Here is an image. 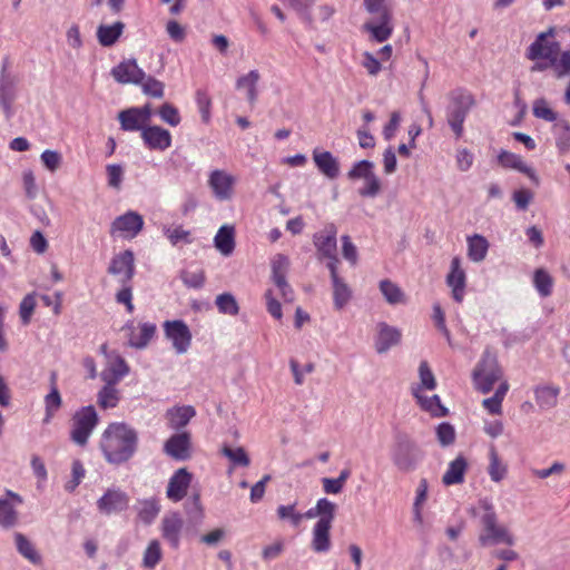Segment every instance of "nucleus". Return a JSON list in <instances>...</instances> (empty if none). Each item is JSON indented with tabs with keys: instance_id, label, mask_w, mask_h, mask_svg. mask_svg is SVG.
<instances>
[{
	"instance_id": "3c124183",
	"label": "nucleus",
	"mask_w": 570,
	"mask_h": 570,
	"mask_svg": "<svg viewBox=\"0 0 570 570\" xmlns=\"http://www.w3.org/2000/svg\"><path fill=\"white\" fill-rule=\"evenodd\" d=\"M279 520L288 521L293 527H298L304 515L302 512L296 510V503L293 504H281L276 510Z\"/></svg>"
},
{
	"instance_id": "f8f14e48",
	"label": "nucleus",
	"mask_w": 570,
	"mask_h": 570,
	"mask_svg": "<svg viewBox=\"0 0 570 570\" xmlns=\"http://www.w3.org/2000/svg\"><path fill=\"white\" fill-rule=\"evenodd\" d=\"M23 504V498L11 490H6L0 497V528L10 530L20 523V507Z\"/></svg>"
},
{
	"instance_id": "79ce46f5",
	"label": "nucleus",
	"mask_w": 570,
	"mask_h": 570,
	"mask_svg": "<svg viewBox=\"0 0 570 570\" xmlns=\"http://www.w3.org/2000/svg\"><path fill=\"white\" fill-rule=\"evenodd\" d=\"M126 343L139 348L142 346V321H130L121 330Z\"/></svg>"
},
{
	"instance_id": "a211bd4d",
	"label": "nucleus",
	"mask_w": 570,
	"mask_h": 570,
	"mask_svg": "<svg viewBox=\"0 0 570 570\" xmlns=\"http://www.w3.org/2000/svg\"><path fill=\"white\" fill-rule=\"evenodd\" d=\"M129 497L126 492L119 488H109L97 501V509L100 513L110 515L119 513L128 508Z\"/></svg>"
},
{
	"instance_id": "ddd939ff",
	"label": "nucleus",
	"mask_w": 570,
	"mask_h": 570,
	"mask_svg": "<svg viewBox=\"0 0 570 570\" xmlns=\"http://www.w3.org/2000/svg\"><path fill=\"white\" fill-rule=\"evenodd\" d=\"M164 332L177 354H185L189 350L193 336L184 321H166L164 323Z\"/></svg>"
},
{
	"instance_id": "412c9836",
	"label": "nucleus",
	"mask_w": 570,
	"mask_h": 570,
	"mask_svg": "<svg viewBox=\"0 0 570 570\" xmlns=\"http://www.w3.org/2000/svg\"><path fill=\"white\" fill-rule=\"evenodd\" d=\"M498 163L504 168L514 169L527 175L533 184H540L537 171L520 155L502 149L498 154Z\"/></svg>"
},
{
	"instance_id": "39448f33",
	"label": "nucleus",
	"mask_w": 570,
	"mask_h": 570,
	"mask_svg": "<svg viewBox=\"0 0 570 570\" xmlns=\"http://www.w3.org/2000/svg\"><path fill=\"white\" fill-rule=\"evenodd\" d=\"M394 468L401 473L415 471L424 459L423 450L409 436L401 435L396 439L390 453Z\"/></svg>"
},
{
	"instance_id": "6e6d98bb",
	"label": "nucleus",
	"mask_w": 570,
	"mask_h": 570,
	"mask_svg": "<svg viewBox=\"0 0 570 570\" xmlns=\"http://www.w3.org/2000/svg\"><path fill=\"white\" fill-rule=\"evenodd\" d=\"M60 406L61 396L57 387L53 386L45 397L46 414L43 422L49 423Z\"/></svg>"
},
{
	"instance_id": "f03ea898",
	"label": "nucleus",
	"mask_w": 570,
	"mask_h": 570,
	"mask_svg": "<svg viewBox=\"0 0 570 570\" xmlns=\"http://www.w3.org/2000/svg\"><path fill=\"white\" fill-rule=\"evenodd\" d=\"M474 514L479 515L483 531L479 535L481 546L507 544L514 546L517 539L514 534L502 524L498 523V515L494 505L490 499H481L478 503Z\"/></svg>"
},
{
	"instance_id": "864d4df0",
	"label": "nucleus",
	"mask_w": 570,
	"mask_h": 570,
	"mask_svg": "<svg viewBox=\"0 0 570 570\" xmlns=\"http://www.w3.org/2000/svg\"><path fill=\"white\" fill-rule=\"evenodd\" d=\"M316 510L318 511L320 519L317 520V523H333V520L335 518V510L336 505L332 501H330L327 498H321L316 502Z\"/></svg>"
},
{
	"instance_id": "7c9ffc66",
	"label": "nucleus",
	"mask_w": 570,
	"mask_h": 570,
	"mask_svg": "<svg viewBox=\"0 0 570 570\" xmlns=\"http://www.w3.org/2000/svg\"><path fill=\"white\" fill-rule=\"evenodd\" d=\"M259 80L261 73L256 69L248 71L236 80V89L245 92L246 99L250 105H254L258 98L257 86Z\"/></svg>"
},
{
	"instance_id": "a878e982",
	"label": "nucleus",
	"mask_w": 570,
	"mask_h": 570,
	"mask_svg": "<svg viewBox=\"0 0 570 570\" xmlns=\"http://www.w3.org/2000/svg\"><path fill=\"white\" fill-rule=\"evenodd\" d=\"M167 424L173 430L184 429L196 416L193 405H175L166 411Z\"/></svg>"
},
{
	"instance_id": "338daca9",
	"label": "nucleus",
	"mask_w": 570,
	"mask_h": 570,
	"mask_svg": "<svg viewBox=\"0 0 570 570\" xmlns=\"http://www.w3.org/2000/svg\"><path fill=\"white\" fill-rule=\"evenodd\" d=\"M161 559V548L158 540H151L145 550V567L154 568Z\"/></svg>"
},
{
	"instance_id": "f257e3e1",
	"label": "nucleus",
	"mask_w": 570,
	"mask_h": 570,
	"mask_svg": "<svg viewBox=\"0 0 570 570\" xmlns=\"http://www.w3.org/2000/svg\"><path fill=\"white\" fill-rule=\"evenodd\" d=\"M138 434L128 424L112 422L102 431L99 449L107 463L120 465L128 462L137 451Z\"/></svg>"
},
{
	"instance_id": "6ab92c4d",
	"label": "nucleus",
	"mask_w": 570,
	"mask_h": 570,
	"mask_svg": "<svg viewBox=\"0 0 570 570\" xmlns=\"http://www.w3.org/2000/svg\"><path fill=\"white\" fill-rule=\"evenodd\" d=\"M164 452L176 461H186L191 456V436L187 431L175 433L164 444Z\"/></svg>"
},
{
	"instance_id": "774afa93",
	"label": "nucleus",
	"mask_w": 570,
	"mask_h": 570,
	"mask_svg": "<svg viewBox=\"0 0 570 570\" xmlns=\"http://www.w3.org/2000/svg\"><path fill=\"white\" fill-rule=\"evenodd\" d=\"M40 159L43 166L51 173L56 171L62 163L61 154L51 149H46L41 154Z\"/></svg>"
},
{
	"instance_id": "9d476101",
	"label": "nucleus",
	"mask_w": 570,
	"mask_h": 570,
	"mask_svg": "<svg viewBox=\"0 0 570 570\" xmlns=\"http://www.w3.org/2000/svg\"><path fill=\"white\" fill-rule=\"evenodd\" d=\"M97 424L98 414L95 407L91 405L81 407L72 417L71 440L80 446L86 445Z\"/></svg>"
},
{
	"instance_id": "2f4dec72",
	"label": "nucleus",
	"mask_w": 570,
	"mask_h": 570,
	"mask_svg": "<svg viewBox=\"0 0 570 570\" xmlns=\"http://www.w3.org/2000/svg\"><path fill=\"white\" fill-rule=\"evenodd\" d=\"M331 524L315 523L312 529L311 547L317 553H326L331 549Z\"/></svg>"
},
{
	"instance_id": "9b49d317",
	"label": "nucleus",
	"mask_w": 570,
	"mask_h": 570,
	"mask_svg": "<svg viewBox=\"0 0 570 570\" xmlns=\"http://www.w3.org/2000/svg\"><path fill=\"white\" fill-rule=\"evenodd\" d=\"M237 177L226 169H213L208 174L207 185L218 202H229L236 193Z\"/></svg>"
},
{
	"instance_id": "dca6fc26",
	"label": "nucleus",
	"mask_w": 570,
	"mask_h": 570,
	"mask_svg": "<svg viewBox=\"0 0 570 570\" xmlns=\"http://www.w3.org/2000/svg\"><path fill=\"white\" fill-rule=\"evenodd\" d=\"M184 524V519L177 511L166 512L161 518L159 525L161 537L173 549H178L180 546Z\"/></svg>"
},
{
	"instance_id": "09e8293b",
	"label": "nucleus",
	"mask_w": 570,
	"mask_h": 570,
	"mask_svg": "<svg viewBox=\"0 0 570 570\" xmlns=\"http://www.w3.org/2000/svg\"><path fill=\"white\" fill-rule=\"evenodd\" d=\"M215 304L222 314L236 316L239 313V305L230 293L219 294L215 299Z\"/></svg>"
},
{
	"instance_id": "473e14b6",
	"label": "nucleus",
	"mask_w": 570,
	"mask_h": 570,
	"mask_svg": "<svg viewBox=\"0 0 570 570\" xmlns=\"http://www.w3.org/2000/svg\"><path fill=\"white\" fill-rule=\"evenodd\" d=\"M534 399L541 410L553 409L558 403L560 387L552 384H541L534 387Z\"/></svg>"
},
{
	"instance_id": "0eeeda50",
	"label": "nucleus",
	"mask_w": 570,
	"mask_h": 570,
	"mask_svg": "<svg viewBox=\"0 0 570 570\" xmlns=\"http://www.w3.org/2000/svg\"><path fill=\"white\" fill-rule=\"evenodd\" d=\"M501 377L502 370L497 356L489 350H485L472 373L475 389L487 394L493 389L494 384L501 380Z\"/></svg>"
},
{
	"instance_id": "1a4fd4ad",
	"label": "nucleus",
	"mask_w": 570,
	"mask_h": 570,
	"mask_svg": "<svg viewBox=\"0 0 570 570\" xmlns=\"http://www.w3.org/2000/svg\"><path fill=\"white\" fill-rule=\"evenodd\" d=\"M337 228L330 223L323 229L313 235V244L316 248L320 259H327V267H337Z\"/></svg>"
},
{
	"instance_id": "20e7f679",
	"label": "nucleus",
	"mask_w": 570,
	"mask_h": 570,
	"mask_svg": "<svg viewBox=\"0 0 570 570\" xmlns=\"http://www.w3.org/2000/svg\"><path fill=\"white\" fill-rule=\"evenodd\" d=\"M557 31L554 27H549L546 31L537 35L525 51V58L533 62L532 71L543 72L548 70V65L560 51L561 45L556 40Z\"/></svg>"
},
{
	"instance_id": "e2e57ef3",
	"label": "nucleus",
	"mask_w": 570,
	"mask_h": 570,
	"mask_svg": "<svg viewBox=\"0 0 570 570\" xmlns=\"http://www.w3.org/2000/svg\"><path fill=\"white\" fill-rule=\"evenodd\" d=\"M165 235L174 246L191 243L190 233L179 226L166 228Z\"/></svg>"
},
{
	"instance_id": "423d86ee",
	"label": "nucleus",
	"mask_w": 570,
	"mask_h": 570,
	"mask_svg": "<svg viewBox=\"0 0 570 570\" xmlns=\"http://www.w3.org/2000/svg\"><path fill=\"white\" fill-rule=\"evenodd\" d=\"M449 99L450 102L446 108L448 124L456 137H461L463 134V124L470 109L474 105V98L466 90L455 89L451 91Z\"/></svg>"
},
{
	"instance_id": "0e129e2a",
	"label": "nucleus",
	"mask_w": 570,
	"mask_h": 570,
	"mask_svg": "<svg viewBox=\"0 0 570 570\" xmlns=\"http://www.w3.org/2000/svg\"><path fill=\"white\" fill-rule=\"evenodd\" d=\"M108 186L119 190L124 178V169L120 165L110 164L106 166Z\"/></svg>"
},
{
	"instance_id": "4be33fe9",
	"label": "nucleus",
	"mask_w": 570,
	"mask_h": 570,
	"mask_svg": "<svg viewBox=\"0 0 570 570\" xmlns=\"http://www.w3.org/2000/svg\"><path fill=\"white\" fill-rule=\"evenodd\" d=\"M191 474L186 468L178 469L169 479L166 494L174 502H178L187 494L191 482Z\"/></svg>"
},
{
	"instance_id": "a18cd8bd",
	"label": "nucleus",
	"mask_w": 570,
	"mask_h": 570,
	"mask_svg": "<svg viewBox=\"0 0 570 570\" xmlns=\"http://www.w3.org/2000/svg\"><path fill=\"white\" fill-rule=\"evenodd\" d=\"M14 542L17 550L21 556H23L26 559H28L32 563L40 562L41 558L39 553L37 552L35 546L32 542L22 533H16L14 534Z\"/></svg>"
},
{
	"instance_id": "f3484780",
	"label": "nucleus",
	"mask_w": 570,
	"mask_h": 570,
	"mask_svg": "<svg viewBox=\"0 0 570 570\" xmlns=\"http://www.w3.org/2000/svg\"><path fill=\"white\" fill-rule=\"evenodd\" d=\"M445 283L451 289L452 298L456 303H462L466 289V273L462 266V259L459 256L451 259L450 271L445 277Z\"/></svg>"
},
{
	"instance_id": "b1692460",
	"label": "nucleus",
	"mask_w": 570,
	"mask_h": 570,
	"mask_svg": "<svg viewBox=\"0 0 570 570\" xmlns=\"http://www.w3.org/2000/svg\"><path fill=\"white\" fill-rule=\"evenodd\" d=\"M111 75L120 83H139L142 79V71L134 59L121 61L112 68Z\"/></svg>"
},
{
	"instance_id": "8fccbe9b",
	"label": "nucleus",
	"mask_w": 570,
	"mask_h": 570,
	"mask_svg": "<svg viewBox=\"0 0 570 570\" xmlns=\"http://www.w3.org/2000/svg\"><path fill=\"white\" fill-rule=\"evenodd\" d=\"M220 452L234 466H248L250 463L247 452L242 446L232 448L229 445H223Z\"/></svg>"
},
{
	"instance_id": "49530a36",
	"label": "nucleus",
	"mask_w": 570,
	"mask_h": 570,
	"mask_svg": "<svg viewBox=\"0 0 570 570\" xmlns=\"http://www.w3.org/2000/svg\"><path fill=\"white\" fill-rule=\"evenodd\" d=\"M419 380L417 384H413L412 387H419L420 391H434L436 389L435 376L430 368L426 361H422L419 365Z\"/></svg>"
},
{
	"instance_id": "393cba45",
	"label": "nucleus",
	"mask_w": 570,
	"mask_h": 570,
	"mask_svg": "<svg viewBox=\"0 0 570 570\" xmlns=\"http://www.w3.org/2000/svg\"><path fill=\"white\" fill-rule=\"evenodd\" d=\"M108 272L119 278L120 282H126L131 278L134 274V255L130 250H125L116 255L108 267Z\"/></svg>"
},
{
	"instance_id": "58836bf2",
	"label": "nucleus",
	"mask_w": 570,
	"mask_h": 570,
	"mask_svg": "<svg viewBox=\"0 0 570 570\" xmlns=\"http://www.w3.org/2000/svg\"><path fill=\"white\" fill-rule=\"evenodd\" d=\"M466 471V461L463 456H458L450 462L445 473L443 474L442 482L445 485L460 484L464 481Z\"/></svg>"
},
{
	"instance_id": "603ef678",
	"label": "nucleus",
	"mask_w": 570,
	"mask_h": 570,
	"mask_svg": "<svg viewBox=\"0 0 570 570\" xmlns=\"http://www.w3.org/2000/svg\"><path fill=\"white\" fill-rule=\"evenodd\" d=\"M98 405L101 409H114L119 402V392L114 389V385H106L98 392L97 395Z\"/></svg>"
},
{
	"instance_id": "f704fd0d",
	"label": "nucleus",
	"mask_w": 570,
	"mask_h": 570,
	"mask_svg": "<svg viewBox=\"0 0 570 570\" xmlns=\"http://www.w3.org/2000/svg\"><path fill=\"white\" fill-rule=\"evenodd\" d=\"M468 257L473 263H481L485 259L490 243L488 239L480 235L473 234L466 237Z\"/></svg>"
},
{
	"instance_id": "a19ab883",
	"label": "nucleus",
	"mask_w": 570,
	"mask_h": 570,
	"mask_svg": "<svg viewBox=\"0 0 570 570\" xmlns=\"http://www.w3.org/2000/svg\"><path fill=\"white\" fill-rule=\"evenodd\" d=\"M553 76L558 79L570 77V49L558 51L551 62L548 65Z\"/></svg>"
},
{
	"instance_id": "c9c22d12",
	"label": "nucleus",
	"mask_w": 570,
	"mask_h": 570,
	"mask_svg": "<svg viewBox=\"0 0 570 570\" xmlns=\"http://www.w3.org/2000/svg\"><path fill=\"white\" fill-rule=\"evenodd\" d=\"M214 245L222 255H232L235 249V228L223 225L214 237Z\"/></svg>"
},
{
	"instance_id": "37998d69",
	"label": "nucleus",
	"mask_w": 570,
	"mask_h": 570,
	"mask_svg": "<svg viewBox=\"0 0 570 570\" xmlns=\"http://www.w3.org/2000/svg\"><path fill=\"white\" fill-rule=\"evenodd\" d=\"M509 390V384L507 381H502L497 389L493 396L484 399L482 402L483 407L490 413L499 415L502 413V402L504 396Z\"/></svg>"
},
{
	"instance_id": "c03bdc74",
	"label": "nucleus",
	"mask_w": 570,
	"mask_h": 570,
	"mask_svg": "<svg viewBox=\"0 0 570 570\" xmlns=\"http://www.w3.org/2000/svg\"><path fill=\"white\" fill-rule=\"evenodd\" d=\"M532 114L535 118L552 124L560 119L558 112L552 109L549 101L544 98H538L532 102Z\"/></svg>"
},
{
	"instance_id": "6e6552de",
	"label": "nucleus",
	"mask_w": 570,
	"mask_h": 570,
	"mask_svg": "<svg viewBox=\"0 0 570 570\" xmlns=\"http://www.w3.org/2000/svg\"><path fill=\"white\" fill-rule=\"evenodd\" d=\"M351 180H363V186L358 189L362 197L375 198L382 190V183L374 171V164L370 160H360L353 164L347 173Z\"/></svg>"
},
{
	"instance_id": "bf43d9fd",
	"label": "nucleus",
	"mask_w": 570,
	"mask_h": 570,
	"mask_svg": "<svg viewBox=\"0 0 570 570\" xmlns=\"http://www.w3.org/2000/svg\"><path fill=\"white\" fill-rule=\"evenodd\" d=\"M196 105L203 122L208 124L212 118V99L205 90L198 89L196 91Z\"/></svg>"
},
{
	"instance_id": "4468645a",
	"label": "nucleus",
	"mask_w": 570,
	"mask_h": 570,
	"mask_svg": "<svg viewBox=\"0 0 570 570\" xmlns=\"http://www.w3.org/2000/svg\"><path fill=\"white\" fill-rule=\"evenodd\" d=\"M99 351L107 358L106 367L101 372V379L108 385H115L128 374L129 368L117 353L108 352L107 344H102Z\"/></svg>"
},
{
	"instance_id": "4c0bfd02",
	"label": "nucleus",
	"mask_w": 570,
	"mask_h": 570,
	"mask_svg": "<svg viewBox=\"0 0 570 570\" xmlns=\"http://www.w3.org/2000/svg\"><path fill=\"white\" fill-rule=\"evenodd\" d=\"M379 289L385 302L390 305H399L406 303V295L402 288L391 279H382L379 283Z\"/></svg>"
},
{
	"instance_id": "de8ad7c7",
	"label": "nucleus",
	"mask_w": 570,
	"mask_h": 570,
	"mask_svg": "<svg viewBox=\"0 0 570 570\" xmlns=\"http://www.w3.org/2000/svg\"><path fill=\"white\" fill-rule=\"evenodd\" d=\"M488 473L493 482L502 481L507 475V465L502 463L494 448L489 452Z\"/></svg>"
},
{
	"instance_id": "bb28decb",
	"label": "nucleus",
	"mask_w": 570,
	"mask_h": 570,
	"mask_svg": "<svg viewBox=\"0 0 570 570\" xmlns=\"http://www.w3.org/2000/svg\"><path fill=\"white\" fill-rule=\"evenodd\" d=\"M17 97V85L13 78L4 72L0 76V105L7 118L13 116L12 104Z\"/></svg>"
},
{
	"instance_id": "680f3d73",
	"label": "nucleus",
	"mask_w": 570,
	"mask_h": 570,
	"mask_svg": "<svg viewBox=\"0 0 570 570\" xmlns=\"http://www.w3.org/2000/svg\"><path fill=\"white\" fill-rule=\"evenodd\" d=\"M533 283L539 292V294L543 297L549 296L552 292V277L543 269H538L534 273Z\"/></svg>"
},
{
	"instance_id": "e433bc0d",
	"label": "nucleus",
	"mask_w": 570,
	"mask_h": 570,
	"mask_svg": "<svg viewBox=\"0 0 570 570\" xmlns=\"http://www.w3.org/2000/svg\"><path fill=\"white\" fill-rule=\"evenodd\" d=\"M120 127L125 131L142 130V108L132 107L118 114Z\"/></svg>"
},
{
	"instance_id": "ea45409f",
	"label": "nucleus",
	"mask_w": 570,
	"mask_h": 570,
	"mask_svg": "<svg viewBox=\"0 0 570 570\" xmlns=\"http://www.w3.org/2000/svg\"><path fill=\"white\" fill-rule=\"evenodd\" d=\"M124 23L117 21L112 24H100L97 28V39L102 47H111L117 42L124 31Z\"/></svg>"
},
{
	"instance_id": "052dcab7",
	"label": "nucleus",
	"mask_w": 570,
	"mask_h": 570,
	"mask_svg": "<svg viewBox=\"0 0 570 570\" xmlns=\"http://www.w3.org/2000/svg\"><path fill=\"white\" fill-rule=\"evenodd\" d=\"M157 114L164 122L171 127H177L181 121L178 109L169 102L163 104Z\"/></svg>"
},
{
	"instance_id": "aec40b11",
	"label": "nucleus",
	"mask_w": 570,
	"mask_h": 570,
	"mask_svg": "<svg viewBox=\"0 0 570 570\" xmlns=\"http://www.w3.org/2000/svg\"><path fill=\"white\" fill-rule=\"evenodd\" d=\"M142 227L141 216L135 212H127L118 216L111 225V235L121 238H132Z\"/></svg>"
},
{
	"instance_id": "69168bd1",
	"label": "nucleus",
	"mask_w": 570,
	"mask_h": 570,
	"mask_svg": "<svg viewBox=\"0 0 570 570\" xmlns=\"http://www.w3.org/2000/svg\"><path fill=\"white\" fill-rule=\"evenodd\" d=\"M36 307L35 294H28L23 297L19 306V315L22 324L27 325L30 323L31 316Z\"/></svg>"
},
{
	"instance_id": "2eb2a0df",
	"label": "nucleus",
	"mask_w": 570,
	"mask_h": 570,
	"mask_svg": "<svg viewBox=\"0 0 570 570\" xmlns=\"http://www.w3.org/2000/svg\"><path fill=\"white\" fill-rule=\"evenodd\" d=\"M151 116V108L145 104V145L151 149L164 151L171 146V135L163 127L148 125L147 120Z\"/></svg>"
},
{
	"instance_id": "13d9d810",
	"label": "nucleus",
	"mask_w": 570,
	"mask_h": 570,
	"mask_svg": "<svg viewBox=\"0 0 570 570\" xmlns=\"http://www.w3.org/2000/svg\"><path fill=\"white\" fill-rule=\"evenodd\" d=\"M86 475V469L79 460L72 461L71 464V478L66 482L65 490L72 493L78 485L81 483Z\"/></svg>"
},
{
	"instance_id": "7ed1b4c3",
	"label": "nucleus",
	"mask_w": 570,
	"mask_h": 570,
	"mask_svg": "<svg viewBox=\"0 0 570 570\" xmlns=\"http://www.w3.org/2000/svg\"><path fill=\"white\" fill-rule=\"evenodd\" d=\"M363 8L370 18L363 23V31L368 33L372 42L387 41L394 32V16L386 0H363Z\"/></svg>"
},
{
	"instance_id": "c756f323",
	"label": "nucleus",
	"mask_w": 570,
	"mask_h": 570,
	"mask_svg": "<svg viewBox=\"0 0 570 570\" xmlns=\"http://www.w3.org/2000/svg\"><path fill=\"white\" fill-rule=\"evenodd\" d=\"M411 392L423 411L429 412L436 417H441L446 414V409L441 404L439 395L434 394L432 396H426L419 387H411Z\"/></svg>"
},
{
	"instance_id": "72a5a7b5",
	"label": "nucleus",
	"mask_w": 570,
	"mask_h": 570,
	"mask_svg": "<svg viewBox=\"0 0 570 570\" xmlns=\"http://www.w3.org/2000/svg\"><path fill=\"white\" fill-rule=\"evenodd\" d=\"M554 144L560 155L570 153V122L561 118L551 127Z\"/></svg>"
},
{
	"instance_id": "5fc2aeb1",
	"label": "nucleus",
	"mask_w": 570,
	"mask_h": 570,
	"mask_svg": "<svg viewBox=\"0 0 570 570\" xmlns=\"http://www.w3.org/2000/svg\"><path fill=\"white\" fill-rule=\"evenodd\" d=\"M428 492H429V484L426 479H421L419 481L416 491H415V499L413 503V513L414 518L417 521L422 520V508L428 499Z\"/></svg>"
},
{
	"instance_id": "5701e85b",
	"label": "nucleus",
	"mask_w": 570,
	"mask_h": 570,
	"mask_svg": "<svg viewBox=\"0 0 570 570\" xmlns=\"http://www.w3.org/2000/svg\"><path fill=\"white\" fill-rule=\"evenodd\" d=\"M376 332L375 350L380 354L387 352L401 341V331L385 322L377 323Z\"/></svg>"
},
{
	"instance_id": "4d7b16f0",
	"label": "nucleus",
	"mask_w": 570,
	"mask_h": 570,
	"mask_svg": "<svg viewBox=\"0 0 570 570\" xmlns=\"http://www.w3.org/2000/svg\"><path fill=\"white\" fill-rule=\"evenodd\" d=\"M273 282L286 278L289 267V259L284 254H276L271 262Z\"/></svg>"
},
{
	"instance_id": "c85d7f7f",
	"label": "nucleus",
	"mask_w": 570,
	"mask_h": 570,
	"mask_svg": "<svg viewBox=\"0 0 570 570\" xmlns=\"http://www.w3.org/2000/svg\"><path fill=\"white\" fill-rule=\"evenodd\" d=\"M313 160L317 169L328 179H335L340 175V163L332 153L315 148Z\"/></svg>"
},
{
	"instance_id": "cd10ccee",
	"label": "nucleus",
	"mask_w": 570,
	"mask_h": 570,
	"mask_svg": "<svg viewBox=\"0 0 570 570\" xmlns=\"http://www.w3.org/2000/svg\"><path fill=\"white\" fill-rule=\"evenodd\" d=\"M331 279L333 285V304L337 311L343 309L352 298V289L337 274V267L331 266Z\"/></svg>"
}]
</instances>
